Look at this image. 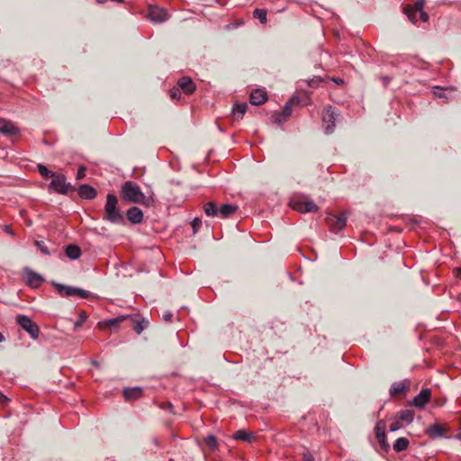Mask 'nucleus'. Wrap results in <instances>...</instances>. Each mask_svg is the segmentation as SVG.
<instances>
[{
	"label": "nucleus",
	"mask_w": 461,
	"mask_h": 461,
	"mask_svg": "<svg viewBox=\"0 0 461 461\" xmlns=\"http://www.w3.org/2000/svg\"><path fill=\"white\" fill-rule=\"evenodd\" d=\"M0 133L7 136L20 134V130L11 121L0 118Z\"/></svg>",
	"instance_id": "nucleus-19"
},
{
	"label": "nucleus",
	"mask_w": 461,
	"mask_h": 461,
	"mask_svg": "<svg viewBox=\"0 0 461 461\" xmlns=\"http://www.w3.org/2000/svg\"><path fill=\"white\" fill-rule=\"evenodd\" d=\"M455 438L461 440V433H458L457 435H456Z\"/></svg>",
	"instance_id": "nucleus-52"
},
{
	"label": "nucleus",
	"mask_w": 461,
	"mask_h": 461,
	"mask_svg": "<svg viewBox=\"0 0 461 461\" xmlns=\"http://www.w3.org/2000/svg\"><path fill=\"white\" fill-rule=\"evenodd\" d=\"M146 17L152 23H162L169 19V14L165 8L149 5Z\"/></svg>",
	"instance_id": "nucleus-9"
},
{
	"label": "nucleus",
	"mask_w": 461,
	"mask_h": 461,
	"mask_svg": "<svg viewBox=\"0 0 461 461\" xmlns=\"http://www.w3.org/2000/svg\"><path fill=\"white\" fill-rule=\"evenodd\" d=\"M127 319H128L127 315H122V316H118L113 319H108V320L100 321V322H98V326L102 330L104 328H111V327L116 326L117 324H119L120 322H122Z\"/></svg>",
	"instance_id": "nucleus-25"
},
{
	"label": "nucleus",
	"mask_w": 461,
	"mask_h": 461,
	"mask_svg": "<svg viewBox=\"0 0 461 461\" xmlns=\"http://www.w3.org/2000/svg\"><path fill=\"white\" fill-rule=\"evenodd\" d=\"M5 230L8 234H10V235H12V236H14V230H12V228H11L9 225H5Z\"/></svg>",
	"instance_id": "nucleus-47"
},
{
	"label": "nucleus",
	"mask_w": 461,
	"mask_h": 461,
	"mask_svg": "<svg viewBox=\"0 0 461 461\" xmlns=\"http://www.w3.org/2000/svg\"><path fill=\"white\" fill-rule=\"evenodd\" d=\"M49 189L60 194H67L69 192H73L75 187L70 183L67 182L65 175L55 173L49 184Z\"/></svg>",
	"instance_id": "nucleus-3"
},
{
	"label": "nucleus",
	"mask_w": 461,
	"mask_h": 461,
	"mask_svg": "<svg viewBox=\"0 0 461 461\" xmlns=\"http://www.w3.org/2000/svg\"><path fill=\"white\" fill-rule=\"evenodd\" d=\"M37 169H38V172L40 173V175L47 179V178H51L53 176V175L55 174V172H52L50 171L45 165L43 164H38L37 165Z\"/></svg>",
	"instance_id": "nucleus-33"
},
{
	"label": "nucleus",
	"mask_w": 461,
	"mask_h": 461,
	"mask_svg": "<svg viewBox=\"0 0 461 461\" xmlns=\"http://www.w3.org/2000/svg\"><path fill=\"white\" fill-rule=\"evenodd\" d=\"M65 253L68 258L73 260L79 258L82 254L81 249L75 244L67 246Z\"/></svg>",
	"instance_id": "nucleus-28"
},
{
	"label": "nucleus",
	"mask_w": 461,
	"mask_h": 461,
	"mask_svg": "<svg viewBox=\"0 0 461 461\" xmlns=\"http://www.w3.org/2000/svg\"><path fill=\"white\" fill-rule=\"evenodd\" d=\"M142 394L143 391L140 387L125 388L123 390V396L129 402L140 399Z\"/></svg>",
	"instance_id": "nucleus-23"
},
{
	"label": "nucleus",
	"mask_w": 461,
	"mask_h": 461,
	"mask_svg": "<svg viewBox=\"0 0 461 461\" xmlns=\"http://www.w3.org/2000/svg\"><path fill=\"white\" fill-rule=\"evenodd\" d=\"M423 7L424 0H416L413 5H407L404 7V14L410 21L415 23L417 22V14L419 11H422Z\"/></svg>",
	"instance_id": "nucleus-15"
},
{
	"label": "nucleus",
	"mask_w": 461,
	"mask_h": 461,
	"mask_svg": "<svg viewBox=\"0 0 461 461\" xmlns=\"http://www.w3.org/2000/svg\"><path fill=\"white\" fill-rule=\"evenodd\" d=\"M155 444L158 445V441L157 438L154 439Z\"/></svg>",
	"instance_id": "nucleus-53"
},
{
	"label": "nucleus",
	"mask_w": 461,
	"mask_h": 461,
	"mask_svg": "<svg viewBox=\"0 0 461 461\" xmlns=\"http://www.w3.org/2000/svg\"><path fill=\"white\" fill-rule=\"evenodd\" d=\"M77 194L78 196L82 199L93 200L96 197L97 191L93 186L87 184H83L78 186Z\"/></svg>",
	"instance_id": "nucleus-20"
},
{
	"label": "nucleus",
	"mask_w": 461,
	"mask_h": 461,
	"mask_svg": "<svg viewBox=\"0 0 461 461\" xmlns=\"http://www.w3.org/2000/svg\"><path fill=\"white\" fill-rule=\"evenodd\" d=\"M304 460L305 461H312L313 460V457L312 456L311 454H304Z\"/></svg>",
	"instance_id": "nucleus-48"
},
{
	"label": "nucleus",
	"mask_w": 461,
	"mask_h": 461,
	"mask_svg": "<svg viewBox=\"0 0 461 461\" xmlns=\"http://www.w3.org/2000/svg\"><path fill=\"white\" fill-rule=\"evenodd\" d=\"M233 438L236 440H242L246 442H251L255 439V435L252 432L245 429H239L233 434Z\"/></svg>",
	"instance_id": "nucleus-26"
},
{
	"label": "nucleus",
	"mask_w": 461,
	"mask_h": 461,
	"mask_svg": "<svg viewBox=\"0 0 461 461\" xmlns=\"http://www.w3.org/2000/svg\"><path fill=\"white\" fill-rule=\"evenodd\" d=\"M326 223L332 232L338 233L345 228L347 215L345 212H341L339 215L330 213L326 217Z\"/></svg>",
	"instance_id": "nucleus-8"
},
{
	"label": "nucleus",
	"mask_w": 461,
	"mask_h": 461,
	"mask_svg": "<svg viewBox=\"0 0 461 461\" xmlns=\"http://www.w3.org/2000/svg\"><path fill=\"white\" fill-rule=\"evenodd\" d=\"M340 116L336 108L332 105L325 106L322 113V125L326 134H331L335 130V122Z\"/></svg>",
	"instance_id": "nucleus-6"
},
{
	"label": "nucleus",
	"mask_w": 461,
	"mask_h": 461,
	"mask_svg": "<svg viewBox=\"0 0 461 461\" xmlns=\"http://www.w3.org/2000/svg\"><path fill=\"white\" fill-rule=\"evenodd\" d=\"M330 79H331L332 82H334L337 85L341 86V85L344 84V80L342 78H340V77H331Z\"/></svg>",
	"instance_id": "nucleus-45"
},
{
	"label": "nucleus",
	"mask_w": 461,
	"mask_h": 461,
	"mask_svg": "<svg viewBox=\"0 0 461 461\" xmlns=\"http://www.w3.org/2000/svg\"><path fill=\"white\" fill-rule=\"evenodd\" d=\"M410 386L411 382L409 379L395 382L390 387V395L393 397L401 394H405L409 391Z\"/></svg>",
	"instance_id": "nucleus-16"
},
{
	"label": "nucleus",
	"mask_w": 461,
	"mask_h": 461,
	"mask_svg": "<svg viewBox=\"0 0 461 461\" xmlns=\"http://www.w3.org/2000/svg\"><path fill=\"white\" fill-rule=\"evenodd\" d=\"M248 108L246 103L236 104L232 108V116L235 120H240L243 118Z\"/></svg>",
	"instance_id": "nucleus-27"
},
{
	"label": "nucleus",
	"mask_w": 461,
	"mask_h": 461,
	"mask_svg": "<svg viewBox=\"0 0 461 461\" xmlns=\"http://www.w3.org/2000/svg\"><path fill=\"white\" fill-rule=\"evenodd\" d=\"M267 100V94L265 90L255 89L250 93L249 101L253 105L263 104Z\"/></svg>",
	"instance_id": "nucleus-22"
},
{
	"label": "nucleus",
	"mask_w": 461,
	"mask_h": 461,
	"mask_svg": "<svg viewBox=\"0 0 461 461\" xmlns=\"http://www.w3.org/2000/svg\"><path fill=\"white\" fill-rule=\"evenodd\" d=\"M86 313L85 312L81 313L79 316V319L74 324L75 328L77 329V328L81 327L83 322L86 321Z\"/></svg>",
	"instance_id": "nucleus-42"
},
{
	"label": "nucleus",
	"mask_w": 461,
	"mask_h": 461,
	"mask_svg": "<svg viewBox=\"0 0 461 461\" xmlns=\"http://www.w3.org/2000/svg\"><path fill=\"white\" fill-rule=\"evenodd\" d=\"M267 14L265 9L257 8L253 11V17L258 19L262 24H266L267 22Z\"/></svg>",
	"instance_id": "nucleus-32"
},
{
	"label": "nucleus",
	"mask_w": 461,
	"mask_h": 461,
	"mask_svg": "<svg viewBox=\"0 0 461 461\" xmlns=\"http://www.w3.org/2000/svg\"><path fill=\"white\" fill-rule=\"evenodd\" d=\"M167 408L171 411L173 409V404L169 402H166Z\"/></svg>",
	"instance_id": "nucleus-49"
},
{
	"label": "nucleus",
	"mask_w": 461,
	"mask_h": 461,
	"mask_svg": "<svg viewBox=\"0 0 461 461\" xmlns=\"http://www.w3.org/2000/svg\"><path fill=\"white\" fill-rule=\"evenodd\" d=\"M447 431V428L446 426L439 424V423H434L426 429L425 433L431 439H435V438L445 437V433Z\"/></svg>",
	"instance_id": "nucleus-18"
},
{
	"label": "nucleus",
	"mask_w": 461,
	"mask_h": 461,
	"mask_svg": "<svg viewBox=\"0 0 461 461\" xmlns=\"http://www.w3.org/2000/svg\"><path fill=\"white\" fill-rule=\"evenodd\" d=\"M172 318H173V314L170 312H166L162 315V319L167 322L171 321Z\"/></svg>",
	"instance_id": "nucleus-43"
},
{
	"label": "nucleus",
	"mask_w": 461,
	"mask_h": 461,
	"mask_svg": "<svg viewBox=\"0 0 461 461\" xmlns=\"http://www.w3.org/2000/svg\"><path fill=\"white\" fill-rule=\"evenodd\" d=\"M118 199L113 194H108L104 205V214L103 220L112 223H122L124 221L123 213L118 208Z\"/></svg>",
	"instance_id": "nucleus-2"
},
{
	"label": "nucleus",
	"mask_w": 461,
	"mask_h": 461,
	"mask_svg": "<svg viewBox=\"0 0 461 461\" xmlns=\"http://www.w3.org/2000/svg\"><path fill=\"white\" fill-rule=\"evenodd\" d=\"M169 96L174 101H177L180 99L181 90L179 89V87L177 86L170 89Z\"/></svg>",
	"instance_id": "nucleus-37"
},
{
	"label": "nucleus",
	"mask_w": 461,
	"mask_h": 461,
	"mask_svg": "<svg viewBox=\"0 0 461 461\" xmlns=\"http://www.w3.org/2000/svg\"><path fill=\"white\" fill-rule=\"evenodd\" d=\"M431 396V390L429 388L422 389L413 399L410 402L411 406L423 409L429 402Z\"/></svg>",
	"instance_id": "nucleus-12"
},
{
	"label": "nucleus",
	"mask_w": 461,
	"mask_h": 461,
	"mask_svg": "<svg viewBox=\"0 0 461 461\" xmlns=\"http://www.w3.org/2000/svg\"><path fill=\"white\" fill-rule=\"evenodd\" d=\"M418 13H419L420 18V20L422 22L425 23V22H427L429 20V15L423 10L422 11H419Z\"/></svg>",
	"instance_id": "nucleus-44"
},
{
	"label": "nucleus",
	"mask_w": 461,
	"mask_h": 461,
	"mask_svg": "<svg viewBox=\"0 0 461 461\" xmlns=\"http://www.w3.org/2000/svg\"><path fill=\"white\" fill-rule=\"evenodd\" d=\"M203 211L207 216L215 217L218 216L219 207L214 202H207L203 204Z\"/></svg>",
	"instance_id": "nucleus-30"
},
{
	"label": "nucleus",
	"mask_w": 461,
	"mask_h": 461,
	"mask_svg": "<svg viewBox=\"0 0 461 461\" xmlns=\"http://www.w3.org/2000/svg\"><path fill=\"white\" fill-rule=\"evenodd\" d=\"M8 401V398L0 392V403H5Z\"/></svg>",
	"instance_id": "nucleus-46"
},
{
	"label": "nucleus",
	"mask_w": 461,
	"mask_h": 461,
	"mask_svg": "<svg viewBox=\"0 0 461 461\" xmlns=\"http://www.w3.org/2000/svg\"><path fill=\"white\" fill-rule=\"evenodd\" d=\"M375 437L378 440V443H379L381 448L384 452L387 453L390 449V445L388 444V442L386 440L384 420H380L376 422L375 427Z\"/></svg>",
	"instance_id": "nucleus-10"
},
{
	"label": "nucleus",
	"mask_w": 461,
	"mask_h": 461,
	"mask_svg": "<svg viewBox=\"0 0 461 461\" xmlns=\"http://www.w3.org/2000/svg\"><path fill=\"white\" fill-rule=\"evenodd\" d=\"M202 226V220L199 218H194L192 221V228L194 232H196Z\"/></svg>",
	"instance_id": "nucleus-41"
},
{
	"label": "nucleus",
	"mask_w": 461,
	"mask_h": 461,
	"mask_svg": "<svg viewBox=\"0 0 461 461\" xmlns=\"http://www.w3.org/2000/svg\"><path fill=\"white\" fill-rule=\"evenodd\" d=\"M122 198L129 203H140L149 206L154 203L153 194L145 195L139 185L132 181H126L121 188Z\"/></svg>",
	"instance_id": "nucleus-1"
},
{
	"label": "nucleus",
	"mask_w": 461,
	"mask_h": 461,
	"mask_svg": "<svg viewBox=\"0 0 461 461\" xmlns=\"http://www.w3.org/2000/svg\"><path fill=\"white\" fill-rule=\"evenodd\" d=\"M128 221L132 224H139L143 221L142 211L136 206L129 208L126 212Z\"/></svg>",
	"instance_id": "nucleus-21"
},
{
	"label": "nucleus",
	"mask_w": 461,
	"mask_h": 461,
	"mask_svg": "<svg viewBox=\"0 0 461 461\" xmlns=\"http://www.w3.org/2000/svg\"><path fill=\"white\" fill-rule=\"evenodd\" d=\"M293 210L302 213L316 212L319 210L318 205L306 196L294 197L290 202Z\"/></svg>",
	"instance_id": "nucleus-5"
},
{
	"label": "nucleus",
	"mask_w": 461,
	"mask_h": 461,
	"mask_svg": "<svg viewBox=\"0 0 461 461\" xmlns=\"http://www.w3.org/2000/svg\"><path fill=\"white\" fill-rule=\"evenodd\" d=\"M16 322L31 336L32 339H36L39 337L40 328L30 317L19 314L16 316Z\"/></svg>",
	"instance_id": "nucleus-7"
},
{
	"label": "nucleus",
	"mask_w": 461,
	"mask_h": 461,
	"mask_svg": "<svg viewBox=\"0 0 461 461\" xmlns=\"http://www.w3.org/2000/svg\"><path fill=\"white\" fill-rule=\"evenodd\" d=\"M321 81H322V79L320 77H315L313 78L309 79L307 81V85L310 87L316 88Z\"/></svg>",
	"instance_id": "nucleus-40"
},
{
	"label": "nucleus",
	"mask_w": 461,
	"mask_h": 461,
	"mask_svg": "<svg viewBox=\"0 0 461 461\" xmlns=\"http://www.w3.org/2000/svg\"><path fill=\"white\" fill-rule=\"evenodd\" d=\"M23 277L25 278L26 284L32 288H38L44 282V278L40 274L28 267L23 269Z\"/></svg>",
	"instance_id": "nucleus-11"
},
{
	"label": "nucleus",
	"mask_w": 461,
	"mask_h": 461,
	"mask_svg": "<svg viewBox=\"0 0 461 461\" xmlns=\"http://www.w3.org/2000/svg\"><path fill=\"white\" fill-rule=\"evenodd\" d=\"M291 104H292V100H290L289 102H287L285 105V107L283 108V110L279 113H275L271 119H272V122L277 125H281L282 123H284L285 122L287 121V119L291 116L292 114V106H291Z\"/></svg>",
	"instance_id": "nucleus-13"
},
{
	"label": "nucleus",
	"mask_w": 461,
	"mask_h": 461,
	"mask_svg": "<svg viewBox=\"0 0 461 461\" xmlns=\"http://www.w3.org/2000/svg\"><path fill=\"white\" fill-rule=\"evenodd\" d=\"M97 4L103 5L105 3L104 0H95Z\"/></svg>",
	"instance_id": "nucleus-51"
},
{
	"label": "nucleus",
	"mask_w": 461,
	"mask_h": 461,
	"mask_svg": "<svg viewBox=\"0 0 461 461\" xmlns=\"http://www.w3.org/2000/svg\"><path fill=\"white\" fill-rule=\"evenodd\" d=\"M52 285L55 287L58 294L62 297H79L86 299L91 296L90 292L79 287L69 286L56 282H53Z\"/></svg>",
	"instance_id": "nucleus-4"
},
{
	"label": "nucleus",
	"mask_w": 461,
	"mask_h": 461,
	"mask_svg": "<svg viewBox=\"0 0 461 461\" xmlns=\"http://www.w3.org/2000/svg\"><path fill=\"white\" fill-rule=\"evenodd\" d=\"M35 246L38 248V249L43 255L50 256L51 254L50 249H49V248L47 247V245L45 244L44 241H42V240H36L35 241Z\"/></svg>",
	"instance_id": "nucleus-34"
},
{
	"label": "nucleus",
	"mask_w": 461,
	"mask_h": 461,
	"mask_svg": "<svg viewBox=\"0 0 461 461\" xmlns=\"http://www.w3.org/2000/svg\"><path fill=\"white\" fill-rule=\"evenodd\" d=\"M137 334H140L149 325V321L140 314L127 315Z\"/></svg>",
	"instance_id": "nucleus-14"
},
{
	"label": "nucleus",
	"mask_w": 461,
	"mask_h": 461,
	"mask_svg": "<svg viewBox=\"0 0 461 461\" xmlns=\"http://www.w3.org/2000/svg\"><path fill=\"white\" fill-rule=\"evenodd\" d=\"M396 417L400 420L401 422L404 421L407 424H410L413 421L414 411L408 409L402 410L397 413Z\"/></svg>",
	"instance_id": "nucleus-29"
},
{
	"label": "nucleus",
	"mask_w": 461,
	"mask_h": 461,
	"mask_svg": "<svg viewBox=\"0 0 461 461\" xmlns=\"http://www.w3.org/2000/svg\"><path fill=\"white\" fill-rule=\"evenodd\" d=\"M238 210V206L230 204V203H224L221 204L218 211V215H220L222 219H226L235 213Z\"/></svg>",
	"instance_id": "nucleus-24"
},
{
	"label": "nucleus",
	"mask_w": 461,
	"mask_h": 461,
	"mask_svg": "<svg viewBox=\"0 0 461 461\" xmlns=\"http://www.w3.org/2000/svg\"><path fill=\"white\" fill-rule=\"evenodd\" d=\"M402 427V423L396 417V419L390 424L389 429H390V431H396V430L400 429Z\"/></svg>",
	"instance_id": "nucleus-38"
},
{
	"label": "nucleus",
	"mask_w": 461,
	"mask_h": 461,
	"mask_svg": "<svg viewBox=\"0 0 461 461\" xmlns=\"http://www.w3.org/2000/svg\"><path fill=\"white\" fill-rule=\"evenodd\" d=\"M176 86L187 95L194 94L196 90V85L190 77H180Z\"/></svg>",
	"instance_id": "nucleus-17"
},
{
	"label": "nucleus",
	"mask_w": 461,
	"mask_h": 461,
	"mask_svg": "<svg viewBox=\"0 0 461 461\" xmlns=\"http://www.w3.org/2000/svg\"><path fill=\"white\" fill-rule=\"evenodd\" d=\"M448 88H443L441 86H434L432 93L435 96L438 98H447L446 91H447Z\"/></svg>",
	"instance_id": "nucleus-36"
},
{
	"label": "nucleus",
	"mask_w": 461,
	"mask_h": 461,
	"mask_svg": "<svg viewBox=\"0 0 461 461\" xmlns=\"http://www.w3.org/2000/svg\"><path fill=\"white\" fill-rule=\"evenodd\" d=\"M410 441L406 438H399L393 443V448L395 452H402L408 448Z\"/></svg>",
	"instance_id": "nucleus-31"
},
{
	"label": "nucleus",
	"mask_w": 461,
	"mask_h": 461,
	"mask_svg": "<svg viewBox=\"0 0 461 461\" xmlns=\"http://www.w3.org/2000/svg\"><path fill=\"white\" fill-rule=\"evenodd\" d=\"M5 336L0 332V343L5 341Z\"/></svg>",
	"instance_id": "nucleus-50"
},
{
	"label": "nucleus",
	"mask_w": 461,
	"mask_h": 461,
	"mask_svg": "<svg viewBox=\"0 0 461 461\" xmlns=\"http://www.w3.org/2000/svg\"><path fill=\"white\" fill-rule=\"evenodd\" d=\"M205 444L212 450L217 448V438L213 435H208L204 438Z\"/></svg>",
	"instance_id": "nucleus-35"
},
{
	"label": "nucleus",
	"mask_w": 461,
	"mask_h": 461,
	"mask_svg": "<svg viewBox=\"0 0 461 461\" xmlns=\"http://www.w3.org/2000/svg\"><path fill=\"white\" fill-rule=\"evenodd\" d=\"M86 173V167L85 165L79 166L77 172V179L81 180L85 178Z\"/></svg>",
	"instance_id": "nucleus-39"
}]
</instances>
